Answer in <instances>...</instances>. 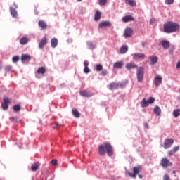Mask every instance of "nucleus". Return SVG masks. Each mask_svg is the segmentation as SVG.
<instances>
[{"label":"nucleus","mask_w":180,"mask_h":180,"mask_svg":"<svg viewBox=\"0 0 180 180\" xmlns=\"http://www.w3.org/2000/svg\"><path fill=\"white\" fill-rule=\"evenodd\" d=\"M136 77L138 79V82H143V79H144V68L139 67L137 72Z\"/></svg>","instance_id":"4"},{"label":"nucleus","mask_w":180,"mask_h":180,"mask_svg":"<svg viewBox=\"0 0 180 180\" xmlns=\"http://www.w3.org/2000/svg\"><path fill=\"white\" fill-rule=\"evenodd\" d=\"M72 113L75 117H79L81 116V114L79 113V112H78V110L77 109H73Z\"/></svg>","instance_id":"32"},{"label":"nucleus","mask_w":180,"mask_h":180,"mask_svg":"<svg viewBox=\"0 0 180 180\" xmlns=\"http://www.w3.org/2000/svg\"><path fill=\"white\" fill-rule=\"evenodd\" d=\"M154 84L155 86L158 87L162 84V77L160 75H157L154 79Z\"/></svg>","instance_id":"8"},{"label":"nucleus","mask_w":180,"mask_h":180,"mask_svg":"<svg viewBox=\"0 0 180 180\" xmlns=\"http://www.w3.org/2000/svg\"><path fill=\"white\" fill-rule=\"evenodd\" d=\"M132 34H133V30L131 28L128 27L124 30V36L126 39H128L129 37H131Z\"/></svg>","instance_id":"11"},{"label":"nucleus","mask_w":180,"mask_h":180,"mask_svg":"<svg viewBox=\"0 0 180 180\" xmlns=\"http://www.w3.org/2000/svg\"><path fill=\"white\" fill-rule=\"evenodd\" d=\"M148 103L151 104V103H154V102H155V98H154L153 97H150L148 101Z\"/></svg>","instance_id":"40"},{"label":"nucleus","mask_w":180,"mask_h":180,"mask_svg":"<svg viewBox=\"0 0 180 180\" xmlns=\"http://www.w3.org/2000/svg\"><path fill=\"white\" fill-rule=\"evenodd\" d=\"M84 72H85V74H89V72H90L91 71V70H89V68H88V65H89V62H88V60H84Z\"/></svg>","instance_id":"17"},{"label":"nucleus","mask_w":180,"mask_h":180,"mask_svg":"<svg viewBox=\"0 0 180 180\" xmlns=\"http://www.w3.org/2000/svg\"><path fill=\"white\" fill-rule=\"evenodd\" d=\"M51 164H52V165H54V166L57 165V160L56 159L52 160L51 161Z\"/></svg>","instance_id":"45"},{"label":"nucleus","mask_w":180,"mask_h":180,"mask_svg":"<svg viewBox=\"0 0 180 180\" xmlns=\"http://www.w3.org/2000/svg\"><path fill=\"white\" fill-rule=\"evenodd\" d=\"M108 154V157L113 155V147L109 143H105L104 144L99 145L98 154L100 155H105Z\"/></svg>","instance_id":"2"},{"label":"nucleus","mask_w":180,"mask_h":180,"mask_svg":"<svg viewBox=\"0 0 180 180\" xmlns=\"http://www.w3.org/2000/svg\"><path fill=\"white\" fill-rule=\"evenodd\" d=\"M22 109V107H20V105L16 104L13 106V110L14 112H19Z\"/></svg>","instance_id":"35"},{"label":"nucleus","mask_w":180,"mask_h":180,"mask_svg":"<svg viewBox=\"0 0 180 180\" xmlns=\"http://www.w3.org/2000/svg\"><path fill=\"white\" fill-rule=\"evenodd\" d=\"M32 60V57L29 54H23L21 56V61H30Z\"/></svg>","instance_id":"19"},{"label":"nucleus","mask_w":180,"mask_h":180,"mask_svg":"<svg viewBox=\"0 0 180 180\" xmlns=\"http://www.w3.org/2000/svg\"><path fill=\"white\" fill-rule=\"evenodd\" d=\"M127 70H133V68H137V65L134 63H127L126 65Z\"/></svg>","instance_id":"28"},{"label":"nucleus","mask_w":180,"mask_h":180,"mask_svg":"<svg viewBox=\"0 0 180 180\" xmlns=\"http://www.w3.org/2000/svg\"><path fill=\"white\" fill-rule=\"evenodd\" d=\"M156 20L155 18H151L150 20V25H154V22H156Z\"/></svg>","instance_id":"50"},{"label":"nucleus","mask_w":180,"mask_h":180,"mask_svg":"<svg viewBox=\"0 0 180 180\" xmlns=\"http://www.w3.org/2000/svg\"><path fill=\"white\" fill-rule=\"evenodd\" d=\"M48 39L46 37L41 39L39 44V49H43L47 44Z\"/></svg>","instance_id":"15"},{"label":"nucleus","mask_w":180,"mask_h":180,"mask_svg":"<svg viewBox=\"0 0 180 180\" xmlns=\"http://www.w3.org/2000/svg\"><path fill=\"white\" fill-rule=\"evenodd\" d=\"M119 88L118 84L116 82H112L109 85V89H117Z\"/></svg>","instance_id":"29"},{"label":"nucleus","mask_w":180,"mask_h":180,"mask_svg":"<svg viewBox=\"0 0 180 180\" xmlns=\"http://www.w3.org/2000/svg\"><path fill=\"white\" fill-rule=\"evenodd\" d=\"M60 127H61V124L56 123L55 126L53 127V129H60Z\"/></svg>","instance_id":"46"},{"label":"nucleus","mask_w":180,"mask_h":180,"mask_svg":"<svg viewBox=\"0 0 180 180\" xmlns=\"http://www.w3.org/2000/svg\"><path fill=\"white\" fill-rule=\"evenodd\" d=\"M127 50H129V47L126 45L122 46L120 50V54H124L127 53Z\"/></svg>","instance_id":"26"},{"label":"nucleus","mask_w":180,"mask_h":180,"mask_svg":"<svg viewBox=\"0 0 180 180\" xmlns=\"http://www.w3.org/2000/svg\"><path fill=\"white\" fill-rule=\"evenodd\" d=\"M13 63H18V61H19V56H13Z\"/></svg>","instance_id":"41"},{"label":"nucleus","mask_w":180,"mask_h":180,"mask_svg":"<svg viewBox=\"0 0 180 180\" xmlns=\"http://www.w3.org/2000/svg\"><path fill=\"white\" fill-rule=\"evenodd\" d=\"M37 74H41L42 75L46 74V68L44 67L39 68L37 70Z\"/></svg>","instance_id":"31"},{"label":"nucleus","mask_w":180,"mask_h":180,"mask_svg":"<svg viewBox=\"0 0 180 180\" xmlns=\"http://www.w3.org/2000/svg\"><path fill=\"white\" fill-rule=\"evenodd\" d=\"M153 112H155L156 116H160V115H161V108H160L158 106H155Z\"/></svg>","instance_id":"30"},{"label":"nucleus","mask_w":180,"mask_h":180,"mask_svg":"<svg viewBox=\"0 0 180 180\" xmlns=\"http://www.w3.org/2000/svg\"><path fill=\"white\" fill-rule=\"evenodd\" d=\"M172 144H174V139L171 138L165 139L163 147L165 150H168V148H171V147H172Z\"/></svg>","instance_id":"6"},{"label":"nucleus","mask_w":180,"mask_h":180,"mask_svg":"<svg viewBox=\"0 0 180 180\" xmlns=\"http://www.w3.org/2000/svg\"><path fill=\"white\" fill-rule=\"evenodd\" d=\"M0 68H2V65L0 63Z\"/></svg>","instance_id":"56"},{"label":"nucleus","mask_w":180,"mask_h":180,"mask_svg":"<svg viewBox=\"0 0 180 180\" xmlns=\"http://www.w3.org/2000/svg\"><path fill=\"white\" fill-rule=\"evenodd\" d=\"M118 84V88H124V86H126V84L124 83H117Z\"/></svg>","instance_id":"42"},{"label":"nucleus","mask_w":180,"mask_h":180,"mask_svg":"<svg viewBox=\"0 0 180 180\" xmlns=\"http://www.w3.org/2000/svg\"><path fill=\"white\" fill-rule=\"evenodd\" d=\"M51 47H53V49H56V46H58V40L57 39V38L52 39L51 41Z\"/></svg>","instance_id":"24"},{"label":"nucleus","mask_w":180,"mask_h":180,"mask_svg":"<svg viewBox=\"0 0 180 180\" xmlns=\"http://www.w3.org/2000/svg\"><path fill=\"white\" fill-rule=\"evenodd\" d=\"M13 120L14 122H16V118L13 117Z\"/></svg>","instance_id":"55"},{"label":"nucleus","mask_w":180,"mask_h":180,"mask_svg":"<svg viewBox=\"0 0 180 180\" xmlns=\"http://www.w3.org/2000/svg\"><path fill=\"white\" fill-rule=\"evenodd\" d=\"M88 46H89L91 49H95V45H94V44H92V42H89V43H88Z\"/></svg>","instance_id":"47"},{"label":"nucleus","mask_w":180,"mask_h":180,"mask_svg":"<svg viewBox=\"0 0 180 180\" xmlns=\"http://www.w3.org/2000/svg\"><path fill=\"white\" fill-rule=\"evenodd\" d=\"M38 25L43 30H46V29H47V23H46V22L44 20H39Z\"/></svg>","instance_id":"18"},{"label":"nucleus","mask_w":180,"mask_h":180,"mask_svg":"<svg viewBox=\"0 0 180 180\" xmlns=\"http://www.w3.org/2000/svg\"><path fill=\"white\" fill-rule=\"evenodd\" d=\"M148 101H146V98H143L142 103H141V108H147L148 106Z\"/></svg>","instance_id":"33"},{"label":"nucleus","mask_w":180,"mask_h":180,"mask_svg":"<svg viewBox=\"0 0 180 180\" xmlns=\"http://www.w3.org/2000/svg\"><path fill=\"white\" fill-rule=\"evenodd\" d=\"M143 126L146 129H148V124L147 122H144Z\"/></svg>","instance_id":"51"},{"label":"nucleus","mask_w":180,"mask_h":180,"mask_svg":"<svg viewBox=\"0 0 180 180\" xmlns=\"http://www.w3.org/2000/svg\"><path fill=\"white\" fill-rule=\"evenodd\" d=\"M163 180H171V179L169 178V176L168 174H165L163 176Z\"/></svg>","instance_id":"44"},{"label":"nucleus","mask_w":180,"mask_h":180,"mask_svg":"<svg viewBox=\"0 0 180 180\" xmlns=\"http://www.w3.org/2000/svg\"><path fill=\"white\" fill-rule=\"evenodd\" d=\"M39 167H40V163L39 162L33 163L31 166V170L35 172V171H37V169H39Z\"/></svg>","instance_id":"20"},{"label":"nucleus","mask_w":180,"mask_h":180,"mask_svg":"<svg viewBox=\"0 0 180 180\" xmlns=\"http://www.w3.org/2000/svg\"><path fill=\"white\" fill-rule=\"evenodd\" d=\"M134 20V18L131 15H127L122 18V21L124 23H127V22H131Z\"/></svg>","instance_id":"16"},{"label":"nucleus","mask_w":180,"mask_h":180,"mask_svg":"<svg viewBox=\"0 0 180 180\" xmlns=\"http://www.w3.org/2000/svg\"><path fill=\"white\" fill-rule=\"evenodd\" d=\"M179 150V146H175L174 148H173V151L175 153H176L177 151Z\"/></svg>","instance_id":"48"},{"label":"nucleus","mask_w":180,"mask_h":180,"mask_svg":"<svg viewBox=\"0 0 180 180\" xmlns=\"http://www.w3.org/2000/svg\"><path fill=\"white\" fill-rule=\"evenodd\" d=\"M5 71H6L7 72H9V71L12 70V66L11 65H7L4 68Z\"/></svg>","instance_id":"38"},{"label":"nucleus","mask_w":180,"mask_h":180,"mask_svg":"<svg viewBox=\"0 0 180 180\" xmlns=\"http://www.w3.org/2000/svg\"><path fill=\"white\" fill-rule=\"evenodd\" d=\"M134 60H144L146 58V55L144 53H134L132 54Z\"/></svg>","instance_id":"9"},{"label":"nucleus","mask_w":180,"mask_h":180,"mask_svg":"<svg viewBox=\"0 0 180 180\" xmlns=\"http://www.w3.org/2000/svg\"><path fill=\"white\" fill-rule=\"evenodd\" d=\"M10 12H11V16H13V18H18V11H16V9H15V8L11 7Z\"/></svg>","instance_id":"21"},{"label":"nucleus","mask_w":180,"mask_h":180,"mask_svg":"<svg viewBox=\"0 0 180 180\" xmlns=\"http://www.w3.org/2000/svg\"><path fill=\"white\" fill-rule=\"evenodd\" d=\"M98 26L99 27H110V26H112V23L109 21H104L100 22Z\"/></svg>","instance_id":"14"},{"label":"nucleus","mask_w":180,"mask_h":180,"mask_svg":"<svg viewBox=\"0 0 180 180\" xmlns=\"http://www.w3.org/2000/svg\"><path fill=\"white\" fill-rule=\"evenodd\" d=\"M160 165L163 168H168V167H172L173 164L168 158H163L160 160Z\"/></svg>","instance_id":"3"},{"label":"nucleus","mask_w":180,"mask_h":180,"mask_svg":"<svg viewBox=\"0 0 180 180\" xmlns=\"http://www.w3.org/2000/svg\"><path fill=\"white\" fill-rule=\"evenodd\" d=\"M27 43H29V39H27V37H22L20 39V44L22 46H24L25 44H27Z\"/></svg>","instance_id":"23"},{"label":"nucleus","mask_w":180,"mask_h":180,"mask_svg":"<svg viewBox=\"0 0 180 180\" xmlns=\"http://www.w3.org/2000/svg\"><path fill=\"white\" fill-rule=\"evenodd\" d=\"M139 178H143V174H139Z\"/></svg>","instance_id":"54"},{"label":"nucleus","mask_w":180,"mask_h":180,"mask_svg":"<svg viewBox=\"0 0 180 180\" xmlns=\"http://www.w3.org/2000/svg\"><path fill=\"white\" fill-rule=\"evenodd\" d=\"M141 171V167L140 166H136L133 168V173L128 172V175L130 178H137L139 172Z\"/></svg>","instance_id":"5"},{"label":"nucleus","mask_w":180,"mask_h":180,"mask_svg":"<svg viewBox=\"0 0 180 180\" xmlns=\"http://www.w3.org/2000/svg\"><path fill=\"white\" fill-rule=\"evenodd\" d=\"M170 52L172 53V51H170Z\"/></svg>","instance_id":"59"},{"label":"nucleus","mask_w":180,"mask_h":180,"mask_svg":"<svg viewBox=\"0 0 180 180\" xmlns=\"http://www.w3.org/2000/svg\"><path fill=\"white\" fill-rule=\"evenodd\" d=\"M98 2H99V5H101V6H104V5L108 4V0H98Z\"/></svg>","instance_id":"36"},{"label":"nucleus","mask_w":180,"mask_h":180,"mask_svg":"<svg viewBox=\"0 0 180 180\" xmlns=\"http://www.w3.org/2000/svg\"><path fill=\"white\" fill-rule=\"evenodd\" d=\"M81 96H84V98H91L93 96V94L86 91V90H82L79 91Z\"/></svg>","instance_id":"10"},{"label":"nucleus","mask_w":180,"mask_h":180,"mask_svg":"<svg viewBox=\"0 0 180 180\" xmlns=\"http://www.w3.org/2000/svg\"><path fill=\"white\" fill-rule=\"evenodd\" d=\"M114 68H117L120 70L123 67V62L122 61H118L114 63L113 65Z\"/></svg>","instance_id":"25"},{"label":"nucleus","mask_w":180,"mask_h":180,"mask_svg":"<svg viewBox=\"0 0 180 180\" xmlns=\"http://www.w3.org/2000/svg\"><path fill=\"white\" fill-rule=\"evenodd\" d=\"M173 116L174 117H178L180 116V109H176L173 111Z\"/></svg>","instance_id":"34"},{"label":"nucleus","mask_w":180,"mask_h":180,"mask_svg":"<svg viewBox=\"0 0 180 180\" xmlns=\"http://www.w3.org/2000/svg\"><path fill=\"white\" fill-rule=\"evenodd\" d=\"M150 60V64L151 65H154L158 63V57L155 56H149Z\"/></svg>","instance_id":"13"},{"label":"nucleus","mask_w":180,"mask_h":180,"mask_svg":"<svg viewBox=\"0 0 180 180\" xmlns=\"http://www.w3.org/2000/svg\"><path fill=\"white\" fill-rule=\"evenodd\" d=\"M142 47H146V42H141Z\"/></svg>","instance_id":"53"},{"label":"nucleus","mask_w":180,"mask_h":180,"mask_svg":"<svg viewBox=\"0 0 180 180\" xmlns=\"http://www.w3.org/2000/svg\"><path fill=\"white\" fill-rule=\"evenodd\" d=\"M101 75H103V77L108 75V71H106V70H103V71L101 72Z\"/></svg>","instance_id":"49"},{"label":"nucleus","mask_w":180,"mask_h":180,"mask_svg":"<svg viewBox=\"0 0 180 180\" xmlns=\"http://www.w3.org/2000/svg\"><path fill=\"white\" fill-rule=\"evenodd\" d=\"M102 18V13L99 11H96L94 15V20L97 22V20H99Z\"/></svg>","instance_id":"22"},{"label":"nucleus","mask_w":180,"mask_h":180,"mask_svg":"<svg viewBox=\"0 0 180 180\" xmlns=\"http://www.w3.org/2000/svg\"><path fill=\"white\" fill-rule=\"evenodd\" d=\"M173 174H175V171L173 172Z\"/></svg>","instance_id":"58"},{"label":"nucleus","mask_w":180,"mask_h":180,"mask_svg":"<svg viewBox=\"0 0 180 180\" xmlns=\"http://www.w3.org/2000/svg\"><path fill=\"white\" fill-rule=\"evenodd\" d=\"M160 44L165 50H168L171 47V44L167 40L161 41Z\"/></svg>","instance_id":"12"},{"label":"nucleus","mask_w":180,"mask_h":180,"mask_svg":"<svg viewBox=\"0 0 180 180\" xmlns=\"http://www.w3.org/2000/svg\"><path fill=\"white\" fill-rule=\"evenodd\" d=\"M125 4L127 5H130V6H136L137 5L134 0H125Z\"/></svg>","instance_id":"27"},{"label":"nucleus","mask_w":180,"mask_h":180,"mask_svg":"<svg viewBox=\"0 0 180 180\" xmlns=\"http://www.w3.org/2000/svg\"><path fill=\"white\" fill-rule=\"evenodd\" d=\"M167 154H168L169 157H171V155H174L175 154V153H174V150H169V151L167 152Z\"/></svg>","instance_id":"43"},{"label":"nucleus","mask_w":180,"mask_h":180,"mask_svg":"<svg viewBox=\"0 0 180 180\" xmlns=\"http://www.w3.org/2000/svg\"><path fill=\"white\" fill-rule=\"evenodd\" d=\"M176 68H180V61H179L176 64Z\"/></svg>","instance_id":"52"},{"label":"nucleus","mask_w":180,"mask_h":180,"mask_svg":"<svg viewBox=\"0 0 180 180\" xmlns=\"http://www.w3.org/2000/svg\"><path fill=\"white\" fill-rule=\"evenodd\" d=\"M103 66L101 64H97L96 66V71H102Z\"/></svg>","instance_id":"37"},{"label":"nucleus","mask_w":180,"mask_h":180,"mask_svg":"<svg viewBox=\"0 0 180 180\" xmlns=\"http://www.w3.org/2000/svg\"><path fill=\"white\" fill-rule=\"evenodd\" d=\"M81 1H82V0H77V2H81Z\"/></svg>","instance_id":"57"},{"label":"nucleus","mask_w":180,"mask_h":180,"mask_svg":"<svg viewBox=\"0 0 180 180\" xmlns=\"http://www.w3.org/2000/svg\"><path fill=\"white\" fill-rule=\"evenodd\" d=\"M180 25L172 21H167L163 25V30L165 33H175L179 30Z\"/></svg>","instance_id":"1"},{"label":"nucleus","mask_w":180,"mask_h":180,"mask_svg":"<svg viewBox=\"0 0 180 180\" xmlns=\"http://www.w3.org/2000/svg\"><path fill=\"white\" fill-rule=\"evenodd\" d=\"M174 0H165L166 5H172L174 4Z\"/></svg>","instance_id":"39"},{"label":"nucleus","mask_w":180,"mask_h":180,"mask_svg":"<svg viewBox=\"0 0 180 180\" xmlns=\"http://www.w3.org/2000/svg\"><path fill=\"white\" fill-rule=\"evenodd\" d=\"M9 103H11V101H9V98H4L3 103L1 104L2 109L4 110H8V108H9Z\"/></svg>","instance_id":"7"}]
</instances>
